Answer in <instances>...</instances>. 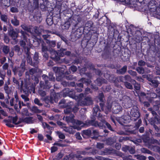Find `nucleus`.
<instances>
[{"label":"nucleus","instance_id":"1a4fd4ad","mask_svg":"<svg viewBox=\"0 0 160 160\" xmlns=\"http://www.w3.org/2000/svg\"><path fill=\"white\" fill-rule=\"evenodd\" d=\"M9 118H10L9 119V121L10 122H11V119H12V123L15 124H18L22 122L21 120H19L17 121L18 118L16 116L13 118L11 117H9Z\"/></svg>","mask_w":160,"mask_h":160},{"label":"nucleus","instance_id":"473e14b6","mask_svg":"<svg viewBox=\"0 0 160 160\" xmlns=\"http://www.w3.org/2000/svg\"><path fill=\"white\" fill-rule=\"evenodd\" d=\"M140 84H139L138 83H135V84L134 85V88L136 90H139L140 88Z\"/></svg>","mask_w":160,"mask_h":160},{"label":"nucleus","instance_id":"f8f14e48","mask_svg":"<svg viewBox=\"0 0 160 160\" xmlns=\"http://www.w3.org/2000/svg\"><path fill=\"white\" fill-rule=\"evenodd\" d=\"M72 21L71 19H70L68 22H66L64 24L62 25V28L63 29H67L69 28L71 23H70V22Z\"/></svg>","mask_w":160,"mask_h":160},{"label":"nucleus","instance_id":"37998d69","mask_svg":"<svg viewBox=\"0 0 160 160\" xmlns=\"http://www.w3.org/2000/svg\"><path fill=\"white\" fill-rule=\"evenodd\" d=\"M59 138L61 139H64L65 138V136L63 134L61 133H59Z\"/></svg>","mask_w":160,"mask_h":160},{"label":"nucleus","instance_id":"a18cd8bd","mask_svg":"<svg viewBox=\"0 0 160 160\" xmlns=\"http://www.w3.org/2000/svg\"><path fill=\"white\" fill-rule=\"evenodd\" d=\"M129 73L131 75L133 76H135L136 75V73L135 72L133 71H129Z\"/></svg>","mask_w":160,"mask_h":160},{"label":"nucleus","instance_id":"ddd939ff","mask_svg":"<svg viewBox=\"0 0 160 160\" xmlns=\"http://www.w3.org/2000/svg\"><path fill=\"white\" fill-rule=\"evenodd\" d=\"M99 107L98 106H95L93 108V114L94 115L96 116L97 114V113L98 112V116L99 117H102V115H101L100 113H99Z\"/></svg>","mask_w":160,"mask_h":160},{"label":"nucleus","instance_id":"72a5a7b5","mask_svg":"<svg viewBox=\"0 0 160 160\" xmlns=\"http://www.w3.org/2000/svg\"><path fill=\"white\" fill-rule=\"evenodd\" d=\"M145 64V62L142 60H140L138 62V65L140 66H143Z\"/></svg>","mask_w":160,"mask_h":160},{"label":"nucleus","instance_id":"20e7f679","mask_svg":"<svg viewBox=\"0 0 160 160\" xmlns=\"http://www.w3.org/2000/svg\"><path fill=\"white\" fill-rule=\"evenodd\" d=\"M156 3V1L154 0H152L149 2L148 8L151 12H154L157 10V8Z\"/></svg>","mask_w":160,"mask_h":160},{"label":"nucleus","instance_id":"e433bc0d","mask_svg":"<svg viewBox=\"0 0 160 160\" xmlns=\"http://www.w3.org/2000/svg\"><path fill=\"white\" fill-rule=\"evenodd\" d=\"M72 110L71 108H67L64 110V112L65 113H70Z\"/></svg>","mask_w":160,"mask_h":160},{"label":"nucleus","instance_id":"864d4df0","mask_svg":"<svg viewBox=\"0 0 160 160\" xmlns=\"http://www.w3.org/2000/svg\"><path fill=\"white\" fill-rule=\"evenodd\" d=\"M8 68V64L7 63H5L3 66V68L4 69H7Z\"/></svg>","mask_w":160,"mask_h":160},{"label":"nucleus","instance_id":"bb28decb","mask_svg":"<svg viewBox=\"0 0 160 160\" xmlns=\"http://www.w3.org/2000/svg\"><path fill=\"white\" fill-rule=\"evenodd\" d=\"M103 123L104 124H105L107 126V128L109 130H110L111 131H112V128H111V125H110V124H109L108 123V122H106L105 121H103Z\"/></svg>","mask_w":160,"mask_h":160},{"label":"nucleus","instance_id":"4d7b16f0","mask_svg":"<svg viewBox=\"0 0 160 160\" xmlns=\"http://www.w3.org/2000/svg\"><path fill=\"white\" fill-rule=\"evenodd\" d=\"M76 138L80 140L81 138L80 134L79 133H77L76 134Z\"/></svg>","mask_w":160,"mask_h":160},{"label":"nucleus","instance_id":"bf43d9fd","mask_svg":"<svg viewBox=\"0 0 160 160\" xmlns=\"http://www.w3.org/2000/svg\"><path fill=\"white\" fill-rule=\"evenodd\" d=\"M38 139L40 140H42L43 139V136L40 134L38 135Z\"/></svg>","mask_w":160,"mask_h":160},{"label":"nucleus","instance_id":"13d9d810","mask_svg":"<svg viewBox=\"0 0 160 160\" xmlns=\"http://www.w3.org/2000/svg\"><path fill=\"white\" fill-rule=\"evenodd\" d=\"M6 60V58L3 57L1 59V62L2 64H3L5 62Z\"/></svg>","mask_w":160,"mask_h":160},{"label":"nucleus","instance_id":"c85d7f7f","mask_svg":"<svg viewBox=\"0 0 160 160\" xmlns=\"http://www.w3.org/2000/svg\"><path fill=\"white\" fill-rule=\"evenodd\" d=\"M32 110L33 111L36 113H40V110L36 107H33L32 108Z\"/></svg>","mask_w":160,"mask_h":160},{"label":"nucleus","instance_id":"052dcab7","mask_svg":"<svg viewBox=\"0 0 160 160\" xmlns=\"http://www.w3.org/2000/svg\"><path fill=\"white\" fill-rule=\"evenodd\" d=\"M18 104H19V108H21V105H22V106H25V105L23 104V102H22L19 101V102H18Z\"/></svg>","mask_w":160,"mask_h":160},{"label":"nucleus","instance_id":"69168bd1","mask_svg":"<svg viewBox=\"0 0 160 160\" xmlns=\"http://www.w3.org/2000/svg\"><path fill=\"white\" fill-rule=\"evenodd\" d=\"M84 81L85 83H87L88 84H90L91 81L90 80L87 79L85 80Z\"/></svg>","mask_w":160,"mask_h":160},{"label":"nucleus","instance_id":"09e8293b","mask_svg":"<svg viewBox=\"0 0 160 160\" xmlns=\"http://www.w3.org/2000/svg\"><path fill=\"white\" fill-rule=\"evenodd\" d=\"M42 50L43 52H45L48 50V48L46 47L43 45L42 46Z\"/></svg>","mask_w":160,"mask_h":160},{"label":"nucleus","instance_id":"e2e57ef3","mask_svg":"<svg viewBox=\"0 0 160 160\" xmlns=\"http://www.w3.org/2000/svg\"><path fill=\"white\" fill-rule=\"evenodd\" d=\"M144 130V128L143 127H140L139 129V131L141 133H142V132H143Z\"/></svg>","mask_w":160,"mask_h":160},{"label":"nucleus","instance_id":"4be33fe9","mask_svg":"<svg viewBox=\"0 0 160 160\" xmlns=\"http://www.w3.org/2000/svg\"><path fill=\"white\" fill-rule=\"evenodd\" d=\"M76 124L77 126L80 127H83L84 125V123L79 121H77Z\"/></svg>","mask_w":160,"mask_h":160},{"label":"nucleus","instance_id":"338daca9","mask_svg":"<svg viewBox=\"0 0 160 160\" xmlns=\"http://www.w3.org/2000/svg\"><path fill=\"white\" fill-rule=\"evenodd\" d=\"M37 116L38 120L40 121H42V117L38 115H37Z\"/></svg>","mask_w":160,"mask_h":160},{"label":"nucleus","instance_id":"b1692460","mask_svg":"<svg viewBox=\"0 0 160 160\" xmlns=\"http://www.w3.org/2000/svg\"><path fill=\"white\" fill-rule=\"evenodd\" d=\"M136 158L138 159L141 160H145L146 159V158L144 156L138 155L137 156Z\"/></svg>","mask_w":160,"mask_h":160},{"label":"nucleus","instance_id":"c756f323","mask_svg":"<svg viewBox=\"0 0 160 160\" xmlns=\"http://www.w3.org/2000/svg\"><path fill=\"white\" fill-rule=\"evenodd\" d=\"M48 78H49V80L51 81H54L55 79V78L53 77L52 74V73H49Z\"/></svg>","mask_w":160,"mask_h":160},{"label":"nucleus","instance_id":"ea45409f","mask_svg":"<svg viewBox=\"0 0 160 160\" xmlns=\"http://www.w3.org/2000/svg\"><path fill=\"white\" fill-rule=\"evenodd\" d=\"M11 11L12 12H18V10L16 8L12 7L11 8Z\"/></svg>","mask_w":160,"mask_h":160},{"label":"nucleus","instance_id":"cd10ccee","mask_svg":"<svg viewBox=\"0 0 160 160\" xmlns=\"http://www.w3.org/2000/svg\"><path fill=\"white\" fill-rule=\"evenodd\" d=\"M34 102L36 104L39 106H42V104L40 102L39 100L37 98H35L34 100Z\"/></svg>","mask_w":160,"mask_h":160},{"label":"nucleus","instance_id":"680f3d73","mask_svg":"<svg viewBox=\"0 0 160 160\" xmlns=\"http://www.w3.org/2000/svg\"><path fill=\"white\" fill-rule=\"evenodd\" d=\"M22 28L25 30L28 31V28L24 25H22L21 26Z\"/></svg>","mask_w":160,"mask_h":160},{"label":"nucleus","instance_id":"4c0bfd02","mask_svg":"<svg viewBox=\"0 0 160 160\" xmlns=\"http://www.w3.org/2000/svg\"><path fill=\"white\" fill-rule=\"evenodd\" d=\"M21 97L26 102L28 101L29 100V98L24 95H22L21 96Z\"/></svg>","mask_w":160,"mask_h":160},{"label":"nucleus","instance_id":"6e6552de","mask_svg":"<svg viewBox=\"0 0 160 160\" xmlns=\"http://www.w3.org/2000/svg\"><path fill=\"white\" fill-rule=\"evenodd\" d=\"M34 119L32 117H27L22 119V122H25L27 123H32L34 122Z\"/></svg>","mask_w":160,"mask_h":160},{"label":"nucleus","instance_id":"774afa93","mask_svg":"<svg viewBox=\"0 0 160 160\" xmlns=\"http://www.w3.org/2000/svg\"><path fill=\"white\" fill-rule=\"evenodd\" d=\"M39 93L42 95V96H44L45 95L46 93L44 91H40L39 92Z\"/></svg>","mask_w":160,"mask_h":160},{"label":"nucleus","instance_id":"4468645a","mask_svg":"<svg viewBox=\"0 0 160 160\" xmlns=\"http://www.w3.org/2000/svg\"><path fill=\"white\" fill-rule=\"evenodd\" d=\"M66 120L68 122H71L73 123L75 122V120L73 119V115H71V117L67 116L66 117Z\"/></svg>","mask_w":160,"mask_h":160},{"label":"nucleus","instance_id":"0eeeda50","mask_svg":"<svg viewBox=\"0 0 160 160\" xmlns=\"http://www.w3.org/2000/svg\"><path fill=\"white\" fill-rule=\"evenodd\" d=\"M21 33L23 37V40H24V41L23 40L21 41L20 42V44L21 46H22L23 48H24L26 44L25 41H26L27 42V40L26 39V38L28 36V35L27 34H25L24 32L22 31L21 32Z\"/></svg>","mask_w":160,"mask_h":160},{"label":"nucleus","instance_id":"aec40b11","mask_svg":"<svg viewBox=\"0 0 160 160\" xmlns=\"http://www.w3.org/2000/svg\"><path fill=\"white\" fill-rule=\"evenodd\" d=\"M83 132L84 134L87 136H89L92 133V132L90 130H84Z\"/></svg>","mask_w":160,"mask_h":160},{"label":"nucleus","instance_id":"5701e85b","mask_svg":"<svg viewBox=\"0 0 160 160\" xmlns=\"http://www.w3.org/2000/svg\"><path fill=\"white\" fill-rule=\"evenodd\" d=\"M46 22L47 24L49 25H51L53 23L52 19L51 18H47L46 19Z\"/></svg>","mask_w":160,"mask_h":160},{"label":"nucleus","instance_id":"3c124183","mask_svg":"<svg viewBox=\"0 0 160 160\" xmlns=\"http://www.w3.org/2000/svg\"><path fill=\"white\" fill-rule=\"evenodd\" d=\"M156 69L157 70L156 73L157 74L160 75V68L156 67Z\"/></svg>","mask_w":160,"mask_h":160},{"label":"nucleus","instance_id":"a19ab883","mask_svg":"<svg viewBox=\"0 0 160 160\" xmlns=\"http://www.w3.org/2000/svg\"><path fill=\"white\" fill-rule=\"evenodd\" d=\"M36 72L34 69H31L29 70V73L30 75H32Z\"/></svg>","mask_w":160,"mask_h":160},{"label":"nucleus","instance_id":"2f4dec72","mask_svg":"<svg viewBox=\"0 0 160 160\" xmlns=\"http://www.w3.org/2000/svg\"><path fill=\"white\" fill-rule=\"evenodd\" d=\"M126 117H121L120 118V119L121 121V122L124 123H126L127 122V120L126 118Z\"/></svg>","mask_w":160,"mask_h":160},{"label":"nucleus","instance_id":"79ce46f5","mask_svg":"<svg viewBox=\"0 0 160 160\" xmlns=\"http://www.w3.org/2000/svg\"><path fill=\"white\" fill-rule=\"evenodd\" d=\"M70 69L73 72H75L76 71L77 68L76 67L73 66L70 67Z\"/></svg>","mask_w":160,"mask_h":160},{"label":"nucleus","instance_id":"5fc2aeb1","mask_svg":"<svg viewBox=\"0 0 160 160\" xmlns=\"http://www.w3.org/2000/svg\"><path fill=\"white\" fill-rule=\"evenodd\" d=\"M150 97L151 98H155L156 97L157 95L154 93H152L150 94Z\"/></svg>","mask_w":160,"mask_h":160},{"label":"nucleus","instance_id":"a878e982","mask_svg":"<svg viewBox=\"0 0 160 160\" xmlns=\"http://www.w3.org/2000/svg\"><path fill=\"white\" fill-rule=\"evenodd\" d=\"M125 85L126 87L128 88L129 89H132V86L130 83L128 82H125Z\"/></svg>","mask_w":160,"mask_h":160},{"label":"nucleus","instance_id":"dca6fc26","mask_svg":"<svg viewBox=\"0 0 160 160\" xmlns=\"http://www.w3.org/2000/svg\"><path fill=\"white\" fill-rule=\"evenodd\" d=\"M127 69V66H125L121 68L119 71L121 74H122L124 73L126 71Z\"/></svg>","mask_w":160,"mask_h":160},{"label":"nucleus","instance_id":"39448f33","mask_svg":"<svg viewBox=\"0 0 160 160\" xmlns=\"http://www.w3.org/2000/svg\"><path fill=\"white\" fill-rule=\"evenodd\" d=\"M137 0H126V4H129L132 8H136L137 6Z\"/></svg>","mask_w":160,"mask_h":160},{"label":"nucleus","instance_id":"de8ad7c7","mask_svg":"<svg viewBox=\"0 0 160 160\" xmlns=\"http://www.w3.org/2000/svg\"><path fill=\"white\" fill-rule=\"evenodd\" d=\"M0 112L1 113L2 115L4 116H7L6 113L2 110H0Z\"/></svg>","mask_w":160,"mask_h":160},{"label":"nucleus","instance_id":"f3484780","mask_svg":"<svg viewBox=\"0 0 160 160\" xmlns=\"http://www.w3.org/2000/svg\"><path fill=\"white\" fill-rule=\"evenodd\" d=\"M136 70L140 74H143L144 72V70L142 68L138 67L137 68Z\"/></svg>","mask_w":160,"mask_h":160},{"label":"nucleus","instance_id":"7c9ffc66","mask_svg":"<svg viewBox=\"0 0 160 160\" xmlns=\"http://www.w3.org/2000/svg\"><path fill=\"white\" fill-rule=\"evenodd\" d=\"M28 111L27 109H24L22 112V114L23 115L27 116L28 115Z\"/></svg>","mask_w":160,"mask_h":160},{"label":"nucleus","instance_id":"6ab92c4d","mask_svg":"<svg viewBox=\"0 0 160 160\" xmlns=\"http://www.w3.org/2000/svg\"><path fill=\"white\" fill-rule=\"evenodd\" d=\"M1 19L4 22H6L7 20V16L4 14L1 15Z\"/></svg>","mask_w":160,"mask_h":160},{"label":"nucleus","instance_id":"8fccbe9b","mask_svg":"<svg viewBox=\"0 0 160 160\" xmlns=\"http://www.w3.org/2000/svg\"><path fill=\"white\" fill-rule=\"evenodd\" d=\"M27 62L28 63H29L30 64H31V65H32V59L30 57H28L27 58Z\"/></svg>","mask_w":160,"mask_h":160},{"label":"nucleus","instance_id":"7ed1b4c3","mask_svg":"<svg viewBox=\"0 0 160 160\" xmlns=\"http://www.w3.org/2000/svg\"><path fill=\"white\" fill-rule=\"evenodd\" d=\"M81 100L79 99L78 101V104L79 105H89L92 103V100L90 97H87L84 100V101H81Z\"/></svg>","mask_w":160,"mask_h":160},{"label":"nucleus","instance_id":"49530a36","mask_svg":"<svg viewBox=\"0 0 160 160\" xmlns=\"http://www.w3.org/2000/svg\"><path fill=\"white\" fill-rule=\"evenodd\" d=\"M51 54H53L54 55V56H53V58H56L57 56H58V53H57V52H56L55 51H52V52H51Z\"/></svg>","mask_w":160,"mask_h":160},{"label":"nucleus","instance_id":"423d86ee","mask_svg":"<svg viewBox=\"0 0 160 160\" xmlns=\"http://www.w3.org/2000/svg\"><path fill=\"white\" fill-rule=\"evenodd\" d=\"M148 81L151 82L155 87H157L159 83H160V77H157L156 78V80H152L151 78H148Z\"/></svg>","mask_w":160,"mask_h":160},{"label":"nucleus","instance_id":"f704fd0d","mask_svg":"<svg viewBox=\"0 0 160 160\" xmlns=\"http://www.w3.org/2000/svg\"><path fill=\"white\" fill-rule=\"evenodd\" d=\"M58 150V148L56 147L53 146L51 148V152H55Z\"/></svg>","mask_w":160,"mask_h":160},{"label":"nucleus","instance_id":"0e129e2a","mask_svg":"<svg viewBox=\"0 0 160 160\" xmlns=\"http://www.w3.org/2000/svg\"><path fill=\"white\" fill-rule=\"evenodd\" d=\"M13 81L14 82V83H16L17 84H18V81L14 78H13Z\"/></svg>","mask_w":160,"mask_h":160},{"label":"nucleus","instance_id":"9d476101","mask_svg":"<svg viewBox=\"0 0 160 160\" xmlns=\"http://www.w3.org/2000/svg\"><path fill=\"white\" fill-rule=\"evenodd\" d=\"M53 70L56 73V79L58 81L61 80V78L60 77L59 78V73L60 71V68L57 67H54L53 68Z\"/></svg>","mask_w":160,"mask_h":160},{"label":"nucleus","instance_id":"c03bdc74","mask_svg":"<svg viewBox=\"0 0 160 160\" xmlns=\"http://www.w3.org/2000/svg\"><path fill=\"white\" fill-rule=\"evenodd\" d=\"M97 147L99 149H101L103 147V145L101 143H98Z\"/></svg>","mask_w":160,"mask_h":160},{"label":"nucleus","instance_id":"6e6d98bb","mask_svg":"<svg viewBox=\"0 0 160 160\" xmlns=\"http://www.w3.org/2000/svg\"><path fill=\"white\" fill-rule=\"evenodd\" d=\"M42 125L44 128H48L49 125L46 123L44 122L42 123Z\"/></svg>","mask_w":160,"mask_h":160},{"label":"nucleus","instance_id":"412c9836","mask_svg":"<svg viewBox=\"0 0 160 160\" xmlns=\"http://www.w3.org/2000/svg\"><path fill=\"white\" fill-rule=\"evenodd\" d=\"M47 43H49V45L52 47H54L55 45V42L54 41H50L48 40H47Z\"/></svg>","mask_w":160,"mask_h":160},{"label":"nucleus","instance_id":"c9c22d12","mask_svg":"<svg viewBox=\"0 0 160 160\" xmlns=\"http://www.w3.org/2000/svg\"><path fill=\"white\" fill-rule=\"evenodd\" d=\"M42 78L44 80L45 82V84H47L48 83V81L47 80L48 79V77L45 75H43L42 76Z\"/></svg>","mask_w":160,"mask_h":160},{"label":"nucleus","instance_id":"393cba45","mask_svg":"<svg viewBox=\"0 0 160 160\" xmlns=\"http://www.w3.org/2000/svg\"><path fill=\"white\" fill-rule=\"evenodd\" d=\"M3 51L4 53L7 54L9 51V48L7 46H5L3 47Z\"/></svg>","mask_w":160,"mask_h":160},{"label":"nucleus","instance_id":"58836bf2","mask_svg":"<svg viewBox=\"0 0 160 160\" xmlns=\"http://www.w3.org/2000/svg\"><path fill=\"white\" fill-rule=\"evenodd\" d=\"M34 59L35 60L36 63H38V57L37 54H35L34 57Z\"/></svg>","mask_w":160,"mask_h":160},{"label":"nucleus","instance_id":"f257e3e1","mask_svg":"<svg viewBox=\"0 0 160 160\" xmlns=\"http://www.w3.org/2000/svg\"><path fill=\"white\" fill-rule=\"evenodd\" d=\"M109 103H108L106 107L108 111H110L112 108L113 112L115 113H118L122 110V107L116 102H113L112 106L109 105Z\"/></svg>","mask_w":160,"mask_h":160},{"label":"nucleus","instance_id":"2eb2a0df","mask_svg":"<svg viewBox=\"0 0 160 160\" xmlns=\"http://www.w3.org/2000/svg\"><path fill=\"white\" fill-rule=\"evenodd\" d=\"M9 34L13 39H15L17 38V33L13 30H11L9 32Z\"/></svg>","mask_w":160,"mask_h":160},{"label":"nucleus","instance_id":"9b49d317","mask_svg":"<svg viewBox=\"0 0 160 160\" xmlns=\"http://www.w3.org/2000/svg\"><path fill=\"white\" fill-rule=\"evenodd\" d=\"M25 70V68L24 67H22L21 68V69L20 68H14L13 69V72H14L15 73H17V72L19 71V72L18 74V75L20 76H21L22 75V72H24Z\"/></svg>","mask_w":160,"mask_h":160},{"label":"nucleus","instance_id":"603ef678","mask_svg":"<svg viewBox=\"0 0 160 160\" xmlns=\"http://www.w3.org/2000/svg\"><path fill=\"white\" fill-rule=\"evenodd\" d=\"M125 80L127 81H129L131 80V78L130 76L128 75H126L124 77Z\"/></svg>","mask_w":160,"mask_h":160},{"label":"nucleus","instance_id":"a211bd4d","mask_svg":"<svg viewBox=\"0 0 160 160\" xmlns=\"http://www.w3.org/2000/svg\"><path fill=\"white\" fill-rule=\"evenodd\" d=\"M11 22L14 25L17 26L19 25L18 21L15 18H14L11 21Z\"/></svg>","mask_w":160,"mask_h":160},{"label":"nucleus","instance_id":"f03ea898","mask_svg":"<svg viewBox=\"0 0 160 160\" xmlns=\"http://www.w3.org/2000/svg\"><path fill=\"white\" fill-rule=\"evenodd\" d=\"M130 114L132 117L136 118H138L140 116V113L138 111V108L136 106H134L131 109Z\"/></svg>","mask_w":160,"mask_h":160}]
</instances>
